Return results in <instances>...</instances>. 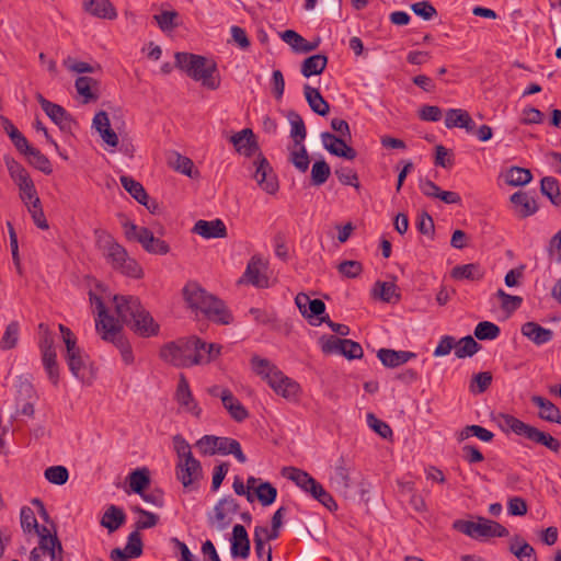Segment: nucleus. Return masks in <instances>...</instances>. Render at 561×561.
<instances>
[{"label":"nucleus","instance_id":"47","mask_svg":"<svg viewBox=\"0 0 561 561\" xmlns=\"http://www.w3.org/2000/svg\"><path fill=\"white\" fill-rule=\"evenodd\" d=\"M28 162L45 174H50L53 169L49 160L36 148L28 145V148L23 150Z\"/></svg>","mask_w":561,"mask_h":561},{"label":"nucleus","instance_id":"40","mask_svg":"<svg viewBox=\"0 0 561 561\" xmlns=\"http://www.w3.org/2000/svg\"><path fill=\"white\" fill-rule=\"evenodd\" d=\"M510 551L519 561H537L535 549L522 537L516 536L510 545Z\"/></svg>","mask_w":561,"mask_h":561},{"label":"nucleus","instance_id":"48","mask_svg":"<svg viewBox=\"0 0 561 561\" xmlns=\"http://www.w3.org/2000/svg\"><path fill=\"white\" fill-rule=\"evenodd\" d=\"M373 294L385 302H396L400 297L397 293V285L392 282H377Z\"/></svg>","mask_w":561,"mask_h":561},{"label":"nucleus","instance_id":"23","mask_svg":"<svg viewBox=\"0 0 561 561\" xmlns=\"http://www.w3.org/2000/svg\"><path fill=\"white\" fill-rule=\"evenodd\" d=\"M129 324L135 333L144 337L156 335L159 331L158 323L154 322L153 318L144 307L136 313Z\"/></svg>","mask_w":561,"mask_h":561},{"label":"nucleus","instance_id":"22","mask_svg":"<svg viewBox=\"0 0 561 561\" xmlns=\"http://www.w3.org/2000/svg\"><path fill=\"white\" fill-rule=\"evenodd\" d=\"M230 543L233 558L247 559L250 556V539L244 526L240 524L233 526Z\"/></svg>","mask_w":561,"mask_h":561},{"label":"nucleus","instance_id":"50","mask_svg":"<svg viewBox=\"0 0 561 561\" xmlns=\"http://www.w3.org/2000/svg\"><path fill=\"white\" fill-rule=\"evenodd\" d=\"M122 186L139 203L144 204V201L148 199V194L145 191L141 183L134 180L128 175H122L119 178Z\"/></svg>","mask_w":561,"mask_h":561},{"label":"nucleus","instance_id":"53","mask_svg":"<svg viewBox=\"0 0 561 561\" xmlns=\"http://www.w3.org/2000/svg\"><path fill=\"white\" fill-rule=\"evenodd\" d=\"M104 341L112 342L119 350L122 358L125 364L129 365L134 362V355L129 343L121 335V325L116 324V332L113 339H103Z\"/></svg>","mask_w":561,"mask_h":561},{"label":"nucleus","instance_id":"10","mask_svg":"<svg viewBox=\"0 0 561 561\" xmlns=\"http://www.w3.org/2000/svg\"><path fill=\"white\" fill-rule=\"evenodd\" d=\"M254 179L257 185L267 194L274 195L279 188L277 176L274 173L270 162L262 153H259L254 160Z\"/></svg>","mask_w":561,"mask_h":561},{"label":"nucleus","instance_id":"8","mask_svg":"<svg viewBox=\"0 0 561 561\" xmlns=\"http://www.w3.org/2000/svg\"><path fill=\"white\" fill-rule=\"evenodd\" d=\"M191 355L188 337L167 343L160 350V357L175 367H191Z\"/></svg>","mask_w":561,"mask_h":561},{"label":"nucleus","instance_id":"38","mask_svg":"<svg viewBox=\"0 0 561 561\" xmlns=\"http://www.w3.org/2000/svg\"><path fill=\"white\" fill-rule=\"evenodd\" d=\"M282 474L283 477L295 482V484L299 486L301 490H304L306 493H308L310 486L312 485V482L316 481V479H313L308 472L295 467L283 468Z\"/></svg>","mask_w":561,"mask_h":561},{"label":"nucleus","instance_id":"45","mask_svg":"<svg viewBox=\"0 0 561 561\" xmlns=\"http://www.w3.org/2000/svg\"><path fill=\"white\" fill-rule=\"evenodd\" d=\"M98 85V80L91 77H79L75 82L76 90L84 99V103H89L90 101H95L98 99V94L93 92V89H96Z\"/></svg>","mask_w":561,"mask_h":561},{"label":"nucleus","instance_id":"34","mask_svg":"<svg viewBox=\"0 0 561 561\" xmlns=\"http://www.w3.org/2000/svg\"><path fill=\"white\" fill-rule=\"evenodd\" d=\"M65 359L71 374L83 380L89 365V356L80 350L73 354H65Z\"/></svg>","mask_w":561,"mask_h":561},{"label":"nucleus","instance_id":"44","mask_svg":"<svg viewBox=\"0 0 561 561\" xmlns=\"http://www.w3.org/2000/svg\"><path fill=\"white\" fill-rule=\"evenodd\" d=\"M483 270L479 264L469 263L465 265H457L451 271V276L455 279H470L478 280L483 277Z\"/></svg>","mask_w":561,"mask_h":561},{"label":"nucleus","instance_id":"26","mask_svg":"<svg viewBox=\"0 0 561 561\" xmlns=\"http://www.w3.org/2000/svg\"><path fill=\"white\" fill-rule=\"evenodd\" d=\"M377 357L383 366L394 368L408 363L410 359L415 358L416 354L409 351H394L390 348H380L377 352Z\"/></svg>","mask_w":561,"mask_h":561},{"label":"nucleus","instance_id":"1","mask_svg":"<svg viewBox=\"0 0 561 561\" xmlns=\"http://www.w3.org/2000/svg\"><path fill=\"white\" fill-rule=\"evenodd\" d=\"M175 66L187 77L207 90H217L220 87V75L214 60L191 53H176Z\"/></svg>","mask_w":561,"mask_h":561},{"label":"nucleus","instance_id":"46","mask_svg":"<svg viewBox=\"0 0 561 561\" xmlns=\"http://www.w3.org/2000/svg\"><path fill=\"white\" fill-rule=\"evenodd\" d=\"M48 107L44 111L46 113V115L56 124L60 127V129L62 130H68L70 129V126H71V119L68 115V113L66 112V110L56 104V103H51V104H46Z\"/></svg>","mask_w":561,"mask_h":561},{"label":"nucleus","instance_id":"17","mask_svg":"<svg viewBox=\"0 0 561 561\" xmlns=\"http://www.w3.org/2000/svg\"><path fill=\"white\" fill-rule=\"evenodd\" d=\"M321 140L323 147L333 156L347 160H354L357 156L356 150L347 146V139L340 138L329 131H323L321 134Z\"/></svg>","mask_w":561,"mask_h":561},{"label":"nucleus","instance_id":"12","mask_svg":"<svg viewBox=\"0 0 561 561\" xmlns=\"http://www.w3.org/2000/svg\"><path fill=\"white\" fill-rule=\"evenodd\" d=\"M353 465L344 457H340L330 476V485L335 492L343 496H347L352 486L351 473Z\"/></svg>","mask_w":561,"mask_h":561},{"label":"nucleus","instance_id":"39","mask_svg":"<svg viewBox=\"0 0 561 561\" xmlns=\"http://www.w3.org/2000/svg\"><path fill=\"white\" fill-rule=\"evenodd\" d=\"M328 64V57L322 54L312 55L304 60L301 64V73L304 77L309 78L323 72Z\"/></svg>","mask_w":561,"mask_h":561},{"label":"nucleus","instance_id":"25","mask_svg":"<svg viewBox=\"0 0 561 561\" xmlns=\"http://www.w3.org/2000/svg\"><path fill=\"white\" fill-rule=\"evenodd\" d=\"M193 232L199 234L205 239L225 238L227 236V228L222 220H198L193 228Z\"/></svg>","mask_w":561,"mask_h":561},{"label":"nucleus","instance_id":"27","mask_svg":"<svg viewBox=\"0 0 561 561\" xmlns=\"http://www.w3.org/2000/svg\"><path fill=\"white\" fill-rule=\"evenodd\" d=\"M531 402L540 409L539 417L541 420L561 424V412L553 402L540 396H533Z\"/></svg>","mask_w":561,"mask_h":561},{"label":"nucleus","instance_id":"35","mask_svg":"<svg viewBox=\"0 0 561 561\" xmlns=\"http://www.w3.org/2000/svg\"><path fill=\"white\" fill-rule=\"evenodd\" d=\"M271 541L267 538V527L256 526L253 533L254 550L259 559L266 556V561H272V548L266 546V542Z\"/></svg>","mask_w":561,"mask_h":561},{"label":"nucleus","instance_id":"21","mask_svg":"<svg viewBox=\"0 0 561 561\" xmlns=\"http://www.w3.org/2000/svg\"><path fill=\"white\" fill-rule=\"evenodd\" d=\"M115 310L123 322L129 324L136 313L142 308L140 300L134 296H115Z\"/></svg>","mask_w":561,"mask_h":561},{"label":"nucleus","instance_id":"59","mask_svg":"<svg viewBox=\"0 0 561 561\" xmlns=\"http://www.w3.org/2000/svg\"><path fill=\"white\" fill-rule=\"evenodd\" d=\"M501 333L499 325L490 321L479 322L474 329V336L478 340H495Z\"/></svg>","mask_w":561,"mask_h":561},{"label":"nucleus","instance_id":"61","mask_svg":"<svg viewBox=\"0 0 561 561\" xmlns=\"http://www.w3.org/2000/svg\"><path fill=\"white\" fill-rule=\"evenodd\" d=\"M5 165L15 185L31 179L25 168L13 158H5Z\"/></svg>","mask_w":561,"mask_h":561},{"label":"nucleus","instance_id":"15","mask_svg":"<svg viewBox=\"0 0 561 561\" xmlns=\"http://www.w3.org/2000/svg\"><path fill=\"white\" fill-rule=\"evenodd\" d=\"M199 313L209 321L221 325H228L233 321V317L225 302L216 296H214V301H207L203 306Z\"/></svg>","mask_w":561,"mask_h":561},{"label":"nucleus","instance_id":"28","mask_svg":"<svg viewBox=\"0 0 561 561\" xmlns=\"http://www.w3.org/2000/svg\"><path fill=\"white\" fill-rule=\"evenodd\" d=\"M84 10L93 16L113 20L117 16L116 10L108 0H84Z\"/></svg>","mask_w":561,"mask_h":561},{"label":"nucleus","instance_id":"55","mask_svg":"<svg viewBox=\"0 0 561 561\" xmlns=\"http://www.w3.org/2000/svg\"><path fill=\"white\" fill-rule=\"evenodd\" d=\"M253 495L263 506H268L276 500L277 490L270 482H260Z\"/></svg>","mask_w":561,"mask_h":561},{"label":"nucleus","instance_id":"13","mask_svg":"<svg viewBox=\"0 0 561 561\" xmlns=\"http://www.w3.org/2000/svg\"><path fill=\"white\" fill-rule=\"evenodd\" d=\"M90 302L98 311V319L95 321L96 331L101 334L102 339H113L118 321L107 314L101 297L92 291H90Z\"/></svg>","mask_w":561,"mask_h":561},{"label":"nucleus","instance_id":"36","mask_svg":"<svg viewBox=\"0 0 561 561\" xmlns=\"http://www.w3.org/2000/svg\"><path fill=\"white\" fill-rule=\"evenodd\" d=\"M222 405L229 413L232 420L236 422H243L249 417V412L245 407L234 397V394L230 391L229 394H226L222 398Z\"/></svg>","mask_w":561,"mask_h":561},{"label":"nucleus","instance_id":"52","mask_svg":"<svg viewBox=\"0 0 561 561\" xmlns=\"http://www.w3.org/2000/svg\"><path fill=\"white\" fill-rule=\"evenodd\" d=\"M506 183L511 186H523L533 180V174L528 169L512 167L506 172Z\"/></svg>","mask_w":561,"mask_h":561},{"label":"nucleus","instance_id":"60","mask_svg":"<svg viewBox=\"0 0 561 561\" xmlns=\"http://www.w3.org/2000/svg\"><path fill=\"white\" fill-rule=\"evenodd\" d=\"M331 174L330 165L324 160L316 161L311 169V181L316 186H320L327 182Z\"/></svg>","mask_w":561,"mask_h":561},{"label":"nucleus","instance_id":"64","mask_svg":"<svg viewBox=\"0 0 561 561\" xmlns=\"http://www.w3.org/2000/svg\"><path fill=\"white\" fill-rule=\"evenodd\" d=\"M495 296L501 299V308L507 313L516 311L523 304L520 296L510 295L501 288L497 289Z\"/></svg>","mask_w":561,"mask_h":561},{"label":"nucleus","instance_id":"16","mask_svg":"<svg viewBox=\"0 0 561 561\" xmlns=\"http://www.w3.org/2000/svg\"><path fill=\"white\" fill-rule=\"evenodd\" d=\"M266 263L259 255H253L245 268L243 278L247 283L259 287L266 288L270 285L268 277L265 275Z\"/></svg>","mask_w":561,"mask_h":561},{"label":"nucleus","instance_id":"58","mask_svg":"<svg viewBox=\"0 0 561 561\" xmlns=\"http://www.w3.org/2000/svg\"><path fill=\"white\" fill-rule=\"evenodd\" d=\"M20 325L18 321L10 322L0 341L1 350H11L16 346L19 340Z\"/></svg>","mask_w":561,"mask_h":561},{"label":"nucleus","instance_id":"6","mask_svg":"<svg viewBox=\"0 0 561 561\" xmlns=\"http://www.w3.org/2000/svg\"><path fill=\"white\" fill-rule=\"evenodd\" d=\"M454 529L476 540H485L494 537H506L508 530L497 522L478 516L476 520L457 519Z\"/></svg>","mask_w":561,"mask_h":561},{"label":"nucleus","instance_id":"56","mask_svg":"<svg viewBox=\"0 0 561 561\" xmlns=\"http://www.w3.org/2000/svg\"><path fill=\"white\" fill-rule=\"evenodd\" d=\"M149 483V472L145 468L137 469L129 474V486L137 494H141Z\"/></svg>","mask_w":561,"mask_h":561},{"label":"nucleus","instance_id":"37","mask_svg":"<svg viewBox=\"0 0 561 561\" xmlns=\"http://www.w3.org/2000/svg\"><path fill=\"white\" fill-rule=\"evenodd\" d=\"M126 516L122 508L111 505L101 518V525L110 533L117 530L124 523Z\"/></svg>","mask_w":561,"mask_h":561},{"label":"nucleus","instance_id":"2","mask_svg":"<svg viewBox=\"0 0 561 561\" xmlns=\"http://www.w3.org/2000/svg\"><path fill=\"white\" fill-rule=\"evenodd\" d=\"M95 233L96 244L112 268L128 277L140 278L142 276L141 266L129 256L127 250L110 233L105 231H96Z\"/></svg>","mask_w":561,"mask_h":561},{"label":"nucleus","instance_id":"31","mask_svg":"<svg viewBox=\"0 0 561 561\" xmlns=\"http://www.w3.org/2000/svg\"><path fill=\"white\" fill-rule=\"evenodd\" d=\"M511 202L516 208L518 215L523 218L534 215L537 209L535 198L529 196L526 192H516L511 196Z\"/></svg>","mask_w":561,"mask_h":561},{"label":"nucleus","instance_id":"20","mask_svg":"<svg viewBox=\"0 0 561 561\" xmlns=\"http://www.w3.org/2000/svg\"><path fill=\"white\" fill-rule=\"evenodd\" d=\"M203 476L201 462L193 458L176 463V478L182 482L184 488L193 485Z\"/></svg>","mask_w":561,"mask_h":561},{"label":"nucleus","instance_id":"54","mask_svg":"<svg viewBox=\"0 0 561 561\" xmlns=\"http://www.w3.org/2000/svg\"><path fill=\"white\" fill-rule=\"evenodd\" d=\"M540 191L547 196L553 205H559L560 187L559 182L553 176H545L540 182Z\"/></svg>","mask_w":561,"mask_h":561},{"label":"nucleus","instance_id":"5","mask_svg":"<svg viewBox=\"0 0 561 561\" xmlns=\"http://www.w3.org/2000/svg\"><path fill=\"white\" fill-rule=\"evenodd\" d=\"M499 425L504 432H513L530 442L542 445L553 453L561 451V443L549 433L542 432L511 414H499Z\"/></svg>","mask_w":561,"mask_h":561},{"label":"nucleus","instance_id":"9","mask_svg":"<svg viewBox=\"0 0 561 561\" xmlns=\"http://www.w3.org/2000/svg\"><path fill=\"white\" fill-rule=\"evenodd\" d=\"M238 512L237 501L231 496L224 497L214 507V515L209 517V524L217 530H225L230 526Z\"/></svg>","mask_w":561,"mask_h":561},{"label":"nucleus","instance_id":"63","mask_svg":"<svg viewBox=\"0 0 561 561\" xmlns=\"http://www.w3.org/2000/svg\"><path fill=\"white\" fill-rule=\"evenodd\" d=\"M291 163L301 172H306L309 168V156L306 147L300 144L298 147H293L290 150Z\"/></svg>","mask_w":561,"mask_h":561},{"label":"nucleus","instance_id":"19","mask_svg":"<svg viewBox=\"0 0 561 561\" xmlns=\"http://www.w3.org/2000/svg\"><path fill=\"white\" fill-rule=\"evenodd\" d=\"M142 553V540L138 530L129 534L127 543L124 549L115 548L111 551L112 561H127V559H135Z\"/></svg>","mask_w":561,"mask_h":561},{"label":"nucleus","instance_id":"57","mask_svg":"<svg viewBox=\"0 0 561 561\" xmlns=\"http://www.w3.org/2000/svg\"><path fill=\"white\" fill-rule=\"evenodd\" d=\"M19 187V196L24 206L34 204L35 201H41L32 179H28L16 185Z\"/></svg>","mask_w":561,"mask_h":561},{"label":"nucleus","instance_id":"30","mask_svg":"<svg viewBox=\"0 0 561 561\" xmlns=\"http://www.w3.org/2000/svg\"><path fill=\"white\" fill-rule=\"evenodd\" d=\"M304 94L310 108L320 116H325L330 112L329 103L323 99L320 91L316 88L306 84L304 87Z\"/></svg>","mask_w":561,"mask_h":561},{"label":"nucleus","instance_id":"62","mask_svg":"<svg viewBox=\"0 0 561 561\" xmlns=\"http://www.w3.org/2000/svg\"><path fill=\"white\" fill-rule=\"evenodd\" d=\"M492 382V374L490 371H482L476 374L469 386L470 392L480 394L488 390Z\"/></svg>","mask_w":561,"mask_h":561},{"label":"nucleus","instance_id":"43","mask_svg":"<svg viewBox=\"0 0 561 561\" xmlns=\"http://www.w3.org/2000/svg\"><path fill=\"white\" fill-rule=\"evenodd\" d=\"M169 164L172 169H174L175 171L182 173V174H185L190 178H197L198 176V171L197 170H194V163L193 161L187 158V157H184L178 152H174L170 159H169Z\"/></svg>","mask_w":561,"mask_h":561},{"label":"nucleus","instance_id":"41","mask_svg":"<svg viewBox=\"0 0 561 561\" xmlns=\"http://www.w3.org/2000/svg\"><path fill=\"white\" fill-rule=\"evenodd\" d=\"M217 454L220 455H233L239 462H245V455L241 450L240 443L229 437L217 436Z\"/></svg>","mask_w":561,"mask_h":561},{"label":"nucleus","instance_id":"29","mask_svg":"<svg viewBox=\"0 0 561 561\" xmlns=\"http://www.w3.org/2000/svg\"><path fill=\"white\" fill-rule=\"evenodd\" d=\"M522 334L537 345L548 343L552 339V331L539 325L536 322H526L522 325Z\"/></svg>","mask_w":561,"mask_h":561},{"label":"nucleus","instance_id":"33","mask_svg":"<svg viewBox=\"0 0 561 561\" xmlns=\"http://www.w3.org/2000/svg\"><path fill=\"white\" fill-rule=\"evenodd\" d=\"M139 243L148 253L151 254L164 255L170 251L169 244L164 240L156 238L148 228L147 230H142Z\"/></svg>","mask_w":561,"mask_h":561},{"label":"nucleus","instance_id":"51","mask_svg":"<svg viewBox=\"0 0 561 561\" xmlns=\"http://www.w3.org/2000/svg\"><path fill=\"white\" fill-rule=\"evenodd\" d=\"M42 362L48 375L49 380L57 386L59 381V367L57 363L56 351H48L42 353Z\"/></svg>","mask_w":561,"mask_h":561},{"label":"nucleus","instance_id":"14","mask_svg":"<svg viewBox=\"0 0 561 561\" xmlns=\"http://www.w3.org/2000/svg\"><path fill=\"white\" fill-rule=\"evenodd\" d=\"M174 399L184 412L192 414L196 419L201 417L202 408L193 397L188 381L183 374L180 375Z\"/></svg>","mask_w":561,"mask_h":561},{"label":"nucleus","instance_id":"18","mask_svg":"<svg viewBox=\"0 0 561 561\" xmlns=\"http://www.w3.org/2000/svg\"><path fill=\"white\" fill-rule=\"evenodd\" d=\"M183 296L187 306L198 314L207 301H214V295L206 291L197 283L191 282L183 288Z\"/></svg>","mask_w":561,"mask_h":561},{"label":"nucleus","instance_id":"49","mask_svg":"<svg viewBox=\"0 0 561 561\" xmlns=\"http://www.w3.org/2000/svg\"><path fill=\"white\" fill-rule=\"evenodd\" d=\"M480 348L481 345L471 335H467L465 337H461L458 342H456L455 356L457 358L471 357Z\"/></svg>","mask_w":561,"mask_h":561},{"label":"nucleus","instance_id":"4","mask_svg":"<svg viewBox=\"0 0 561 561\" xmlns=\"http://www.w3.org/2000/svg\"><path fill=\"white\" fill-rule=\"evenodd\" d=\"M20 520L21 527L24 531H36L39 538V548L43 550V553L48 554L51 561H64L62 546L56 535V531L51 534L47 527H39L31 507L24 506L21 508Z\"/></svg>","mask_w":561,"mask_h":561},{"label":"nucleus","instance_id":"7","mask_svg":"<svg viewBox=\"0 0 561 561\" xmlns=\"http://www.w3.org/2000/svg\"><path fill=\"white\" fill-rule=\"evenodd\" d=\"M321 351L324 354H340L346 357L347 359H358L364 355L363 347L359 343L347 340L340 339L334 335L322 336L319 341Z\"/></svg>","mask_w":561,"mask_h":561},{"label":"nucleus","instance_id":"3","mask_svg":"<svg viewBox=\"0 0 561 561\" xmlns=\"http://www.w3.org/2000/svg\"><path fill=\"white\" fill-rule=\"evenodd\" d=\"M253 371L265 380L276 394L286 400L296 401L300 393V386L291 378L285 376L271 360L254 355L251 358Z\"/></svg>","mask_w":561,"mask_h":561},{"label":"nucleus","instance_id":"11","mask_svg":"<svg viewBox=\"0 0 561 561\" xmlns=\"http://www.w3.org/2000/svg\"><path fill=\"white\" fill-rule=\"evenodd\" d=\"M192 366L205 365L220 355L221 346L216 343H206L197 336H190Z\"/></svg>","mask_w":561,"mask_h":561},{"label":"nucleus","instance_id":"42","mask_svg":"<svg viewBox=\"0 0 561 561\" xmlns=\"http://www.w3.org/2000/svg\"><path fill=\"white\" fill-rule=\"evenodd\" d=\"M287 118L290 123V137L294 139L295 147L300 146L306 139L307 129L302 117L295 111H289Z\"/></svg>","mask_w":561,"mask_h":561},{"label":"nucleus","instance_id":"24","mask_svg":"<svg viewBox=\"0 0 561 561\" xmlns=\"http://www.w3.org/2000/svg\"><path fill=\"white\" fill-rule=\"evenodd\" d=\"M230 141L233 144L236 150L247 157H252L259 151V146L254 139L252 129L245 128L233 136Z\"/></svg>","mask_w":561,"mask_h":561},{"label":"nucleus","instance_id":"32","mask_svg":"<svg viewBox=\"0 0 561 561\" xmlns=\"http://www.w3.org/2000/svg\"><path fill=\"white\" fill-rule=\"evenodd\" d=\"M282 39L291 46L295 51L309 53L317 49L319 42H308L293 30H286L280 34Z\"/></svg>","mask_w":561,"mask_h":561}]
</instances>
